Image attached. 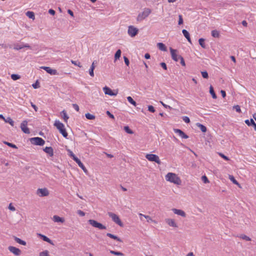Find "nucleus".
<instances>
[{
  "mask_svg": "<svg viewBox=\"0 0 256 256\" xmlns=\"http://www.w3.org/2000/svg\"><path fill=\"white\" fill-rule=\"evenodd\" d=\"M72 107L74 108L75 110H76L77 112L79 111V106H78L76 104H72Z\"/></svg>",
  "mask_w": 256,
  "mask_h": 256,
  "instance_id": "obj_60",
  "label": "nucleus"
},
{
  "mask_svg": "<svg viewBox=\"0 0 256 256\" xmlns=\"http://www.w3.org/2000/svg\"><path fill=\"white\" fill-rule=\"evenodd\" d=\"M182 32L184 37L187 39L188 42L191 43V40L188 32L186 30H182Z\"/></svg>",
  "mask_w": 256,
  "mask_h": 256,
  "instance_id": "obj_21",
  "label": "nucleus"
},
{
  "mask_svg": "<svg viewBox=\"0 0 256 256\" xmlns=\"http://www.w3.org/2000/svg\"><path fill=\"white\" fill-rule=\"evenodd\" d=\"M172 211L176 214L180 216L183 218L186 217V212L182 210H179V209H176V208H174L172 209Z\"/></svg>",
  "mask_w": 256,
  "mask_h": 256,
  "instance_id": "obj_14",
  "label": "nucleus"
},
{
  "mask_svg": "<svg viewBox=\"0 0 256 256\" xmlns=\"http://www.w3.org/2000/svg\"><path fill=\"white\" fill-rule=\"evenodd\" d=\"M61 116L62 117V118L64 120V122H67V121H68V119L69 118V116H68L66 112L64 110H63L61 112Z\"/></svg>",
  "mask_w": 256,
  "mask_h": 256,
  "instance_id": "obj_25",
  "label": "nucleus"
},
{
  "mask_svg": "<svg viewBox=\"0 0 256 256\" xmlns=\"http://www.w3.org/2000/svg\"><path fill=\"white\" fill-rule=\"evenodd\" d=\"M204 39L200 38L198 40L199 44L202 48H206V44H204Z\"/></svg>",
  "mask_w": 256,
  "mask_h": 256,
  "instance_id": "obj_35",
  "label": "nucleus"
},
{
  "mask_svg": "<svg viewBox=\"0 0 256 256\" xmlns=\"http://www.w3.org/2000/svg\"><path fill=\"white\" fill-rule=\"evenodd\" d=\"M108 214L110 218H112V220L114 222H116V224H118L120 226H122V222L118 216L112 212H108Z\"/></svg>",
  "mask_w": 256,
  "mask_h": 256,
  "instance_id": "obj_4",
  "label": "nucleus"
},
{
  "mask_svg": "<svg viewBox=\"0 0 256 256\" xmlns=\"http://www.w3.org/2000/svg\"><path fill=\"white\" fill-rule=\"evenodd\" d=\"M77 213L81 216H85V213L81 210H78Z\"/></svg>",
  "mask_w": 256,
  "mask_h": 256,
  "instance_id": "obj_59",
  "label": "nucleus"
},
{
  "mask_svg": "<svg viewBox=\"0 0 256 256\" xmlns=\"http://www.w3.org/2000/svg\"><path fill=\"white\" fill-rule=\"evenodd\" d=\"M54 126H55L58 130L60 133L62 134L64 138H67L68 134L66 131V128H64V126L62 123L60 122L58 120H56L54 123Z\"/></svg>",
  "mask_w": 256,
  "mask_h": 256,
  "instance_id": "obj_2",
  "label": "nucleus"
},
{
  "mask_svg": "<svg viewBox=\"0 0 256 256\" xmlns=\"http://www.w3.org/2000/svg\"><path fill=\"white\" fill-rule=\"evenodd\" d=\"M127 100L128 101V102H130L131 104L134 106H136V102L132 98L131 96L127 97Z\"/></svg>",
  "mask_w": 256,
  "mask_h": 256,
  "instance_id": "obj_39",
  "label": "nucleus"
},
{
  "mask_svg": "<svg viewBox=\"0 0 256 256\" xmlns=\"http://www.w3.org/2000/svg\"><path fill=\"white\" fill-rule=\"evenodd\" d=\"M233 108L235 109L239 113L241 112L240 108L238 105L234 106Z\"/></svg>",
  "mask_w": 256,
  "mask_h": 256,
  "instance_id": "obj_50",
  "label": "nucleus"
},
{
  "mask_svg": "<svg viewBox=\"0 0 256 256\" xmlns=\"http://www.w3.org/2000/svg\"><path fill=\"white\" fill-rule=\"evenodd\" d=\"M23 48L22 45H20L19 44H15L14 45V49L16 50H20Z\"/></svg>",
  "mask_w": 256,
  "mask_h": 256,
  "instance_id": "obj_44",
  "label": "nucleus"
},
{
  "mask_svg": "<svg viewBox=\"0 0 256 256\" xmlns=\"http://www.w3.org/2000/svg\"><path fill=\"white\" fill-rule=\"evenodd\" d=\"M104 92L106 94H108L110 96H116L118 92H114L110 88L107 86H105L103 88Z\"/></svg>",
  "mask_w": 256,
  "mask_h": 256,
  "instance_id": "obj_12",
  "label": "nucleus"
},
{
  "mask_svg": "<svg viewBox=\"0 0 256 256\" xmlns=\"http://www.w3.org/2000/svg\"><path fill=\"white\" fill-rule=\"evenodd\" d=\"M106 114L108 116H109L110 118L112 119H114V116L109 111L107 110Z\"/></svg>",
  "mask_w": 256,
  "mask_h": 256,
  "instance_id": "obj_58",
  "label": "nucleus"
},
{
  "mask_svg": "<svg viewBox=\"0 0 256 256\" xmlns=\"http://www.w3.org/2000/svg\"><path fill=\"white\" fill-rule=\"evenodd\" d=\"M201 74H202V76L204 78H208V73L207 72H206V71L202 72Z\"/></svg>",
  "mask_w": 256,
  "mask_h": 256,
  "instance_id": "obj_46",
  "label": "nucleus"
},
{
  "mask_svg": "<svg viewBox=\"0 0 256 256\" xmlns=\"http://www.w3.org/2000/svg\"><path fill=\"white\" fill-rule=\"evenodd\" d=\"M166 180L177 185H180L182 183L180 178L176 174L172 172H168L166 176Z\"/></svg>",
  "mask_w": 256,
  "mask_h": 256,
  "instance_id": "obj_1",
  "label": "nucleus"
},
{
  "mask_svg": "<svg viewBox=\"0 0 256 256\" xmlns=\"http://www.w3.org/2000/svg\"><path fill=\"white\" fill-rule=\"evenodd\" d=\"M8 208L10 210L14 211L16 210V208L12 205V204H10L8 206Z\"/></svg>",
  "mask_w": 256,
  "mask_h": 256,
  "instance_id": "obj_61",
  "label": "nucleus"
},
{
  "mask_svg": "<svg viewBox=\"0 0 256 256\" xmlns=\"http://www.w3.org/2000/svg\"><path fill=\"white\" fill-rule=\"evenodd\" d=\"M146 158L150 161L154 162L158 164H160L161 162L159 158V157L154 154H147L146 156Z\"/></svg>",
  "mask_w": 256,
  "mask_h": 256,
  "instance_id": "obj_6",
  "label": "nucleus"
},
{
  "mask_svg": "<svg viewBox=\"0 0 256 256\" xmlns=\"http://www.w3.org/2000/svg\"><path fill=\"white\" fill-rule=\"evenodd\" d=\"M183 120L186 123H189L190 122V120L188 117L186 116H184L182 117Z\"/></svg>",
  "mask_w": 256,
  "mask_h": 256,
  "instance_id": "obj_56",
  "label": "nucleus"
},
{
  "mask_svg": "<svg viewBox=\"0 0 256 256\" xmlns=\"http://www.w3.org/2000/svg\"><path fill=\"white\" fill-rule=\"evenodd\" d=\"M6 122L9 123L12 126H14V120L10 117L7 118L6 120L4 119Z\"/></svg>",
  "mask_w": 256,
  "mask_h": 256,
  "instance_id": "obj_37",
  "label": "nucleus"
},
{
  "mask_svg": "<svg viewBox=\"0 0 256 256\" xmlns=\"http://www.w3.org/2000/svg\"><path fill=\"white\" fill-rule=\"evenodd\" d=\"M110 254H114V255H116V256H124V254L123 253L120 252H116V251H114L112 250H110Z\"/></svg>",
  "mask_w": 256,
  "mask_h": 256,
  "instance_id": "obj_32",
  "label": "nucleus"
},
{
  "mask_svg": "<svg viewBox=\"0 0 256 256\" xmlns=\"http://www.w3.org/2000/svg\"><path fill=\"white\" fill-rule=\"evenodd\" d=\"M106 236L108 237H110L111 238L114 239L115 240H116L117 241H118L120 242H122V240L118 237L117 236L114 235L110 233H107Z\"/></svg>",
  "mask_w": 256,
  "mask_h": 256,
  "instance_id": "obj_24",
  "label": "nucleus"
},
{
  "mask_svg": "<svg viewBox=\"0 0 256 256\" xmlns=\"http://www.w3.org/2000/svg\"><path fill=\"white\" fill-rule=\"evenodd\" d=\"M245 123L248 126H253L254 130L256 131V124L254 122L253 119L251 118L250 120H245Z\"/></svg>",
  "mask_w": 256,
  "mask_h": 256,
  "instance_id": "obj_19",
  "label": "nucleus"
},
{
  "mask_svg": "<svg viewBox=\"0 0 256 256\" xmlns=\"http://www.w3.org/2000/svg\"><path fill=\"white\" fill-rule=\"evenodd\" d=\"M166 222L170 226L174 228H178V226L175 222V220L172 218H166L165 220Z\"/></svg>",
  "mask_w": 256,
  "mask_h": 256,
  "instance_id": "obj_15",
  "label": "nucleus"
},
{
  "mask_svg": "<svg viewBox=\"0 0 256 256\" xmlns=\"http://www.w3.org/2000/svg\"><path fill=\"white\" fill-rule=\"evenodd\" d=\"M30 104L34 108V110L36 112H37L38 109V107L35 104H34L32 102H30Z\"/></svg>",
  "mask_w": 256,
  "mask_h": 256,
  "instance_id": "obj_63",
  "label": "nucleus"
},
{
  "mask_svg": "<svg viewBox=\"0 0 256 256\" xmlns=\"http://www.w3.org/2000/svg\"><path fill=\"white\" fill-rule=\"evenodd\" d=\"M170 52L172 55V58L176 62H178L179 58L178 55L176 54V50L172 48H170Z\"/></svg>",
  "mask_w": 256,
  "mask_h": 256,
  "instance_id": "obj_17",
  "label": "nucleus"
},
{
  "mask_svg": "<svg viewBox=\"0 0 256 256\" xmlns=\"http://www.w3.org/2000/svg\"><path fill=\"white\" fill-rule=\"evenodd\" d=\"M212 36L214 38H218L220 36V32L217 30H213L212 31Z\"/></svg>",
  "mask_w": 256,
  "mask_h": 256,
  "instance_id": "obj_30",
  "label": "nucleus"
},
{
  "mask_svg": "<svg viewBox=\"0 0 256 256\" xmlns=\"http://www.w3.org/2000/svg\"><path fill=\"white\" fill-rule=\"evenodd\" d=\"M70 156L74 160L77 164L78 165V166L80 168H82L83 166V164L81 162L80 160L72 152H70Z\"/></svg>",
  "mask_w": 256,
  "mask_h": 256,
  "instance_id": "obj_11",
  "label": "nucleus"
},
{
  "mask_svg": "<svg viewBox=\"0 0 256 256\" xmlns=\"http://www.w3.org/2000/svg\"><path fill=\"white\" fill-rule=\"evenodd\" d=\"M148 110L151 112H155L154 108L152 106H148Z\"/></svg>",
  "mask_w": 256,
  "mask_h": 256,
  "instance_id": "obj_49",
  "label": "nucleus"
},
{
  "mask_svg": "<svg viewBox=\"0 0 256 256\" xmlns=\"http://www.w3.org/2000/svg\"><path fill=\"white\" fill-rule=\"evenodd\" d=\"M11 78L14 80H18L19 78H20V76L18 75V74H12L11 75Z\"/></svg>",
  "mask_w": 256,
  "mask_h": 256,
  "instance_id": "obj_41",
  "label": "nucleus"
},
{
  "mask_svg": "<svg viewBox=\"0 0 256 256\" xmlns=\"http://www.w3.org/2000/svg\"><path fill=\"white\" fill-rule=\"evenodd\" d=\"M196 126L200 128L201 131L203 132H206V128L204 126L203 124H200V123H197L196 124Z\"/></svg>",
  "mask_w": 256,
  "mask_h": 256,
  "instance_id": "obj_27",
  "label": "nucleus"
},
{
  "mask_svg": "<svg viewBox=\"0 0 256 256\" xmlns=\"http://www.w3.org/2000/svg\"><path fill=\"white\" fill-rule=\"evenodd\" d=\"M26 16H28L29 18L32 19L34 18V14L32 12L28 11L26 13Z\"/></svg>",
  "mask_w": 256,
  "mask_h": 256,
  "instance_id": "obj_33",
  "label": "nucleus"
},
{
  "mask_svg": "<svg viewBox=\"0 0 256 256\" xmlns=\"http://www.w3.org/2000/svg\"><path fill=\"white\" fill-rule=\"evenodd\" d=\"M229 178L234 184L240 186L239 183L237 182L236 180V179L232 176L230 175L229 176Z\"/></svg>",
  "mask_w": 256,
  "mask_h": 256,
  "instance_id": "obj_36",
  "label": "nucleus"
},
{
  "mask_svg": "<svg viewBox=\"0 0 256 256\" xmlns=\"http://www.w3.org/2000/svg\"><path fill=\"white\" fill-rule=\"evenodd\" d=\"M44 151L48 154L50 156H54V150L52 147H46L44 148Z\"/></svg>",
  "mask_w": 256,
  "mask_h": 256,
  "instance_id": "obj_18",
  "label": "nucleus"
},
{
  "mask_svg": "<svg viewBox=\"0 0 256 256\" xmlns=\"http://www.w3.org/2000/svg\"><path fill=\"white\" fill-rule=\"evenodd\" d=\"M183 24V19L182 15L178 16V24L180 25Z\"/></svg>",
  "mask_w": 256,
  "mask_h": 256,
  "instance_id": "obj_55",
  "label": "nucleus"
},
{
  "mask_svg": "<svg viewBox=\"0 0 256 256\" xmlns=\"http://www.w3.org/2000/svg\"><path fill=\"white\" fill-rule=\"evenodd\" d=\"M8 250L16 256H20L21 254V250L16 247L9 246L8 247Z\"/></svg>",
  "mask_w": 256,
  "mask_h": 256,
  "instance_id": "obj_10",
  "label": "nucleus"
},
{
  "mask_svg": "<svg viewBox=\"0 0 256 256\" xmlns=\"http://www.w3.org/2000/svg\"><path fill=\"white\" fill-rule=\"evenodd\" d=\"M178 58L180 60V64H181L182 66H186V64H185V62H184V58L182 56H178Z\"/></svg>",
  "mask_w": 256,
  "mask_h": 256,
  "instance_id": "obj_51",
  "label": "nucleus"
},
{
  "mask_svg": "<svg viewBox=\"0 0 256 256\" xmlns=\"http://www.w3.org/2000/svg\"><path fill=\"white\" fill-rule=\"evenodd\" d=\"M41 68L45 70L48 73L50 74L51 75H56L58 74L56 70L52 69L48 66H42Z\"/></svg>",
  "mask_w": 256,
  "mask_h": 256,
  "instance_id": "obj_13",
  "label": "nucleus"
},
{
  "mask_svg": "<svg viewBox=\"0 0 256 256\" xmlns=\"http://www.w3.org/2000/svg\"><path fill=\"white\" fill-rule=\"evenodd\" d=\"M218 154H219L220 156L224 160H230L228 156H225L224 154H223L220 152V153H218Z\"/></svg>",
  "mask_w": 256,
  "mask_h": 256,
  "instance_id": "obj_52",
  "label": "nucleus"
},
{
  "mask_svg": "<svg viewBox=\"0 0 256 256\" xmlns=\"http://www.w3.org/2000/svg\"><path fill=\"white\" fill-rule=\"evenodd\" d=\"M90 224L92 225L94 228H98L100 230H105L106 227L102 224L98 222L97 221L94 220H90L88 221Z\"/></svg>",
  "mask_w": 256,
  "mask_h": 256,
  "instance_id": "obj_5",
  "label": "nucleus"
},
{
  "mask_svg": "<svg viewBox=\"0 0 256 256\" xmlns=\"http://www.w3.org/2000/svg\"><path fill=\"white\" fill-rule=\"evenodd\" d=\"M85 116L87 119L90 120H94L96 118L94 115L90 113L86 114Z\"/></svg>",
  "mask_w": 256,
  "mask_h": 256,
  "instance_id": "obj_34",
  "label": "nucleus"
},
{
  "mask_svg": "<svg viewBox=\"0 0 256 256\" xmlns=\"http://www.w3.org/2000/svg\"><path fill=\"white\" fill-rule=\"evenodd\" d=\"M40 236L41 237V238L42 239V240L44 241L48 242L50 244H52V241L46 236L44 235H42V234H40Z\"/></svg>",
  "mask_w": 256,
  "mask_h": 256,
  "instance_id": "obj_26",
  "label": "nucleus"
},
{
  "mask_svg": "<svg viewBox=\"0 0 256 256\" xmlns=\"http://www.w3.org/2000/svg\"><path fill=\"white\" fill-rule=\"evenodd\" d=\"M14 238L16 242L20 244H22L23 246H26V243L25 241L20 239V238H18L16 236H14Z\"/></svg>",
  "mask_w": 256,
  "mask_h": 256,
  "instance_id": "obj_22",
  "label": "nucleus"
},
{
  "mask_svg": "<svg viewBox=\"0 0 256 256\" xmlns=\"http://www.w3.org/2000/svg\"><path fill=\"white\" fill-rule=\"evenodd\" d=\"M121 53H122V52H121L120 50H118L114 54V60H115L118 59L120 57Z\"/></svg>",
  "mask_w": 256,
  "mask_h": 256,
  "instance_id": "obj_31",
  "label": "nucleus"
},
{
  "mask_svg": "<svg viewBox=\"0 0 256 256\" xmlns=\"http://www.w3.org/2000/svg\"><path fill=\"white\" fill-rule=\"evenodd\" d=\"M40 256H50L48 250L44 251L40 253Z\"/></svg>",
  "mask_w": 256,
  "mask_h": 256,
  "instance_id": "obj_47",
  "label": "nucleus"
},
{
  "mask_svg": "<svg viewBox=\"0 0 256 256\" xmlns=\"http://www.w3.org/2000/svg\"><path fill=\"white\" fill-rule=\"evenodd\" d=\"M32 86L34 88H40V84L38 82V81H36L34 84H32Z\"/></svg>",
  "mask_w": 256,
  "mask_h": 256,
  "instance_id": "obj_53",
  "label": "nucleus"
},
{
  "mask_svg": "<svg viewBox=\"0 0 256 256\" xmlns=\"http://www.w3.org/2000/svg\"><path fill=\"white\" fill-rule=\"evenodd\" d=\"M161 66L165 70H167V66H166V63L164 62H161L160 64Z\"/></svg>",
  "mask_w": 256,
  "mask_h": 256,
  "instance_id": "obj_62",
  "label": "nucleus"
},
{
  "mask_svg": "<svg viewBox=\"0 0 256 256\" xmlns=\"http://www.w3.org/2000/svg\"><path fill=\"white\" fill-rule=\"evenodd\" d=\"M157 46L160 50L166 52L167 50L166 47L163 43L158 42L157 44Z\"/></svg>",
  "mask_w": 256,
  "mask_h": 256,
  "instance_id": "obj_23",
  "label": "nucleus"
},
{
  "mask_svg": "<svg viewBox=\"0 0 256 256\" xmlns=\"http://www.w3.org/2000/svg\"><path fill=\"white\" fill-rule=\"evenodd\" d=\"M138 32V29L134 28V26H130L128 28V33L131 37L135 36Z\"/></svg>",
  "mask_w": 256,
  "mask_h": 256,
  "instance_id": "obj_7",
  "label": "nucleus"
},
{
  "mask_svg": "<svg viewBox=\"0 0 256 256\" xmlns=\"http://www.w3.org/2000/svg\"><path fill=\"white\" fill-rule=\"evenodd\" d=\"M124 62H125L127 66H128L129 64H130L128 58H126V56H124Z\"/></svg>",
  "mask_w": 256,
  "mask_h": 256,
  "instance_id": "obj_57",
  "label": "nucleus"
},
{
  "mask_svg": "<svg viewBox=\"0 0 256 256\" xmlns=\"http://www.w3.org/2000/svg\"><path fill=\"white\" fill-rule=\"evenodd\" d=\"M124 130L126 132L130 134H133V131L128 126H125L124 128Z\"/></svg>",
  "mask_w": 256,
  "mask_h": 256,
  "instance_id": "obj_38",
  "label": "nucleus"
},
{
  "mask_svg": "<svg viewBox=\"0 0 256 256\" xmlns=\"http://www.w3.org/2000/svg\"><path fill=\"white\" fill-rule=\"evenodd\" d=\"M202 180L204 184H207L209 182V180L208 178L206 176H203L202 177Z\"/></svg>",
  "mask_w": 256,
  "mask_h": 256,
  "instance_id": "obj_45",
  "label": "nucleus"
},
{
  "mask_svg": "<svg viewBox=\"0 0 256 256\" xmlns=\"http://www.w3.org/2000/svg\"><path fill=\"white\" fill-rule=\"evenodd\" d=\"M144 12H142V14H140L138 18H137V20L138 22H142L144 19Z\"/></svg>",
  "mask_w": 256,
  "mask_h": 256,
  "instance_id": "obj_40",
  "label": "nucleus"
},
{
  "mask_svg": "<svg viewBox=\"0 0 256 256\" xmlns=\"http://www.w3.org/2000/svg\"><path fill=\"white\" fill-rule=\"evenodd\" d=\"M210 92L213 98H214V99L216 98H217L216 95L215 94L214 88L212 86H210Z\"/></svg>",
  "mask_w": 256,
  "mask_h": 256,
  "instance_id": "obj_28",
  "label": "nucleus"
},
{
  "mask_svg": "<svg viewBox=\"0 0 256 256\" xmlns=\"http://www.w3.org/2000/svg\"><path fill=\"white\" fill-rule=\"evenodd\" d=\"M52 220L54 222H60L63 223L64 222V218H60L59 216H58L56 215H55L53 216Z\"/></svg>",
  "mask_w": 256,
  "mask_h": 256,
  "instance_id": "obj_20",
  "label": "nucleus"
},
{
  "mask_svg": "<svg viewBox=\"0 0 256 256\" xmlns=\"http://www.w3.org/2000/svg\"><path fill=\"white\" fill-rule=\"evenodd\" d=\"M145 218L146 219V220L148 222H154V220H152L151 218L149 216H145Z\"/></svg>",
  "mask_w": 256,
  "mask_h": 256,
  "instance_id": "obj_64",
  "label": "nucleus"
},
{
  "mask_svg": "<svg viewBox=\"0 0 256 256\" xmlns=\"http://www.w3.org/2000/svg\"><path fill=\"white\" fill-rule=\"evenodd\" d=\"M4 143L6 144L7 146H9L10 147L14 148H17V146L15 144H14L12 143H10L9 142H4Z\"/></svg>",
  "mask_w": 256,
  "mask_h": 256,
  "instance_id": "obj_43",
  "label": "nucleus"
},
{
  "mask_svg": "<svg viewBox=\"0 0 256 256\" xmlns=\"http://www.w3.org/2000/svg\"><path fill=\"white\" fill-rule=\"evenodd\" d=\"M174 132L182 138H188V136L180 129H174Z\"/></svg>",
  "mask_w": 256,
  "mask_h": 256,
  "instance_id": "obj_16",
  "label": "nucleus"
},
{
  "mask_svg": "<svg viewBox=\"0 0 256 256\" xmlns=\"http://www.w3.org/2000/svg\"><path fill=\"white\" fill-rule=\"evenodd\" d=\"M30 140L32 144L37 146H42L45 143V141L42 138L39 137L32 138Z\"/></svg>",
  "mask_w": 256,
  "mask_h": 256,
  "instance_id": "obj_3",
  "label": "nucleus"
},
{
  "mask_svg": "<svg viewBox=\"0 0 256 256\" xmlns=\"http://www.w3.org/2000/svg\"><path fill=\"white\" fill-rule=\"evenodd\" d=\"M94 68L93 66L90 67V68L89 69V74L92 77L94 76Z\"/></svg>",
  "mask_w": 256,
  "mask_h": 256,
  "instance_id": "obj_48",
  "label": "nucleus"
},
{
  "mask_svg": "<svg viewBox=\"0 0 256 256\" xmlns=\"http://www.w3.org/2000/svg\"><path fill=\"white\" fill-rule=\"evenodd\" d=\"M37 194L39 195L40 196H45L49 194V192L46 188H38L37 190Z\"/></svg>",
  "mask_w": 256,
  "mask_h": 256,
  "instance_id": "obj_9",
  "label": "nucleus"
},
{
  "mask_svg": "<svg viewBox=\"0 0 256 256\" xmlns=\"http://www.w3.org/2000/svg\"><path fill=\"white\" fill-rule=\"evenodd\" d=\"M151 13V10L150 8H145V17L148 16Z\"/></svg>",
  "mask_w": 256,
  "mask_h": 256,
  "instance_id": "obj_54",
  "label": "nucleus"
},
{
  "mask_svg": "<svg viewBox=\"0 0 256 256\" xmlns=\"http://www.w3.org/2000/svg\"><path fill=\"white\" fill-rule=\"evenodd\" d=\"M71 62L74 65L78 66L80 68L82 67V66L81 65L80 62L72 60Z\"/></svg>",
  "mask_w": 256,
  "mask_h": 256,
  "instance_id": "obj_42",
  "label": "nucleus"
},
{
  "mask_svg": "<svg viewBox=\"0 0 256 256\" xmlns=\"http://www.w3.org/2000/svg\"><path fill=\"white\" fill-rule=\"evenodd\" d=\"M238 237H239L240 238L244 240H245L246 241L251 240V238L250 237H248V236H247L244 234H241L239 235L238 236Z\"/></svg>",
  "mask_w": 256,
  "mask_h": 256,
  "instance_id": "obj_29",
  "label": "nucleus"
},
{
  "mask_svg": "<svg viewBox=\"0 0 256 256\" xmlns=\"http://www.w3.org/2000/svg\"><path fill=\"white\" fill-rule=\"evenodd\" d=\"M28 122L24 120L20 124V128L22 130L25 134H28L30 133L29 128L27 127Z\"/></svg>",
  "mask_w": 256,
  "mask_h": 256,
  "instance_id": "obj_8",
  "label": "nucleus"
}]
</instances>
